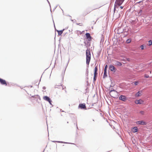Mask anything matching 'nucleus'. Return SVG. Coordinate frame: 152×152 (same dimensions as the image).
<instances>
[{
    "label": "nucleus",
    "instance_id": "69168bd1",
    "mask_svg": "<svg viewBox=\"0 0 152 152\" xmlns=\"http://www.w3.org/2000/svg\"><path fill=\"white\" fill-rule=\"evenodd\" d=\"M118 18H116V19H118Z\"/></svg>",
    "mask_w": 152,
    "mask_h": 152
},
{
    "label": "nucleus",
    "instance_id": "2eb2a0df",
    "mask_svg": "<svg viewBox=\"0 0 152 152\" xmlns=\"http://www.w3.org/2000/svg\"><path fill=\"white\" fill-rule=\"evenodd\" d=\"M43 99L44 100L48 102L49 101H50V100L51 99L49 97L47 96H44L43 97Z\"/></svg>",
    "mask_w": 152,
    "mask_h": 152
},
{
    "label": "nucleus",
    "instance_id": "e433bc0d",
    "mask_svg": "<svg viewBox=\"0 0 152 152\" xmlns=\"http://www.w3.org/2000/svg\"><path fill=\"white\" fill-rule=\"evenodd\" d=\"M142 10H139V14L141 15V13H142Z\"/></svg>",
    "mask_w": 152,
    "mask_h": 152
},
{
    "label": "nucleus",
    "instance_id": "a19ab883",
    "mask_svg": "<svg viewBox=\"0 0 152 152\" xmlns=\"http://www.w3.org/2000/svg\"><path fill=\"white\" fill-rule=\"evenodd\" d=\"M128 34V33H126V34H124V36H123V37H126L127 36V35Z\"/></svg>",
    "mask_w": 152,
    "mask_h": 152
},
{
    "label": "nucleus",
    "instance_id": "5fc2aeb1",
    "mask_svg": "<svg viewBox=\"0 0 152 152\" xmlns=\"http://www.w3.org/2000/svg\"><path fill=\"white\" fill-rule=\"evenodd\" d=\"M55 88H58V87L57 86H56L55 87Z\"/></svg>",
    "mask_w": 152,
    "mask_h": 152
},
{
    "label": "nucleus",
    "instance_id": "cd10ccee",
    "mask_svg": "<svg viewBox=\"0 0 152 152\" xmlns=\"http://www.w3.org/2000/svg\"><path fill=\"white\" fill-rule=\"evenodd\" d=\"M97 76L94 75V78H93V82L94 83H95V82L96 80Z\"/></svg>",
    "mask_w": 152,
    "mask_h": 152
},
{
    "label": "nucleus",
    "instance_id": "20e7f679",
    "mask_svg": "<svg viewBox=\"0 0 152 152\" xmlns=\"http://www.w3.org/2000/svg\"><path fill=\"white\" fill-rule=\"evenodd\" d=\"M78 108L86 110V104L85 103L80 104L79 105Z\"/></svg>",
    "mask_w": 152,
    "mask_h": 152
},
{
    "label": "nucleus",
    "instance_id": "f8f14e48",
    "mask_svg": "<svg viewBox=\"0 0 152 152\" xmlns=\"http://www.w3.org/2000/svg\"><path fill=\"white\" fill-rule=\"evenodd\" d=\"M52 142H57L58 143H67V144H75L73 143L66 142H64L62 141H52Z\"/></svg>",
    "mask_w": 152,
    "mask_h": 152
},
{
    "label": "nucleus",
    "instance_id": "b1692460",
    "mask_svg": "<svg viewBox=\"0 0 152 152\" xmlns=\"http://www.w3.org/2000/svg\"><path fill=\"white\" fill-rule=\"evenodd\" d=\"M132 41V39L130 38L128 39L126 41V43L127 44H129Z\"/></svg>",
    "mask_w": 152,
    "mask_h": 152
},
{
    "label": "nucleus",
    "instance_id": "680f3d73",
    "mask_svg": "<svg viewBox=\"0 0 152 152\" xmlns=\"http://www.w3.org/2000/svg\"><path fill=\"white\" fill-rule=\"evenodd\" d=\"M87 88L86 89V91H87Z\"/></svg>",
    "mask_w": 152,
    "mask_h": 152
},
{
    "label": "nucleus",
    "instance_id": "49530a36",
    "mask_svg": "<svg viewBox=\"0 0 152 152\" xmlns=\"http://www.w3.org/2000/svg\"><path fill=\"white\" fill-rule=\"evenodd\" d=\"M42 89L44 90H45L46 89V87L45 86H43L42 87Z\"/></svg>",
    "mask_w": 152,
    "mask_h": 152
},
{
    "label": "nucleus",
    "instance_id": "f257e3e1",
    "mask_svg": "<svg viewBox=\"0 0 152 152\" xmlns=\"http://www.w3.org/2000/svg\"><path fill=\"white\" fill-rule=\"evenodd\" d=\"M120 100L123 102H125L127 99V97L125 95H121L119 97Z\"/></svg>",
    "mask_w": 152,
    "mask_h": 152
},
{
    "label": "nucleus",
    "instance_id": "de8ad7c7",
    "mask_svg": "<svg viewBox=\"0 0 152 152\" xmlns=\"http://www.w3.org/2000/svg\"><path fill=\"white\" fill-rule=\"evenodd\" d=\"M48 3V4H49V5H50V2H49V1H48V0H47Z\"/></svg>",
    "mask_w": 152,
    "mask_h": 152
},
{
    "label": "nucleus",
    "instance_id": "6ab92c4d",
    "mask_svg": "<svg viewBox=\"0 0 152 152\" xmlns=\"http://www.w3.org/2000/svg\"><path fill=\"white\" fill-rule=\"evenodd\" d=\"M138 20H137V21H136V20H129V21L130 23H132V24H134L136 22H137Z\"/></svg>",
    "mask_w": 152,
    "mask_h": 152
},
{
    "label": "nucleus",
    "instance_id": "9d476101",
    "mask_svg": "<svg viewBox=\"0 0 152 152\" xmlns=\"http://www.w3.org/2000/svg\"><path fill=\"white\" fill-rule=\"evenodd\" d=\"M0 83L2 85H5V86H7V84L6 80H4L1 78H0Z\"/></svg>",
    "mask_w": 152,
    "mask_h": 152
},
{
    "label": "nucleus",
    "instance_id": "ea45409f",
    "mask_svg": "<svg viewBox=\"0 0 152 152\" xmlns=\"http://www.w3.org/2000/svg\"><path fill=\"white\" fill-rule=\"evenodd\" d=\"M96 21H95L94 20L93 21V22L92 23V24L94 25L96 23Z\"/></svg>",
    "mask_w": 152,
    "mask_h": 152
},
{
    "label": "nucleus",
    "instance_id": "7ed1b4c3",
    "mask_svg": "<svg viewBox=\"0 0 152 152\" xmlns=\"http://www.w3.org/2000/svg\"><path fill=\"white\" fill-rule=\"evenodd\" d=\"M136 124H137L140 125H146L147 123L144 121L142 120L136 121Z\"/></svg>",
    "mask_w": 152,
    "mask_h": 152
},
{
    "label": "nucleus",
    "instance_id": "37998d69",
    "mask_svg": "<svg viewBox=\"0 0 152 152\" xmlns=\"http://www.w3.org/2000/svg\"><path fill=\"white\" fill-rule=\"evenodd\" d=\"M73 23H75L76 21L75 20H71Z\"/></svg>",
    "mask_w": 152,
    "mask_h": 152
},
{
    "label": "nucleus",
    "instance_id": "f03ea898",
    "mask_svg": "<svg viewBox=\"0 0 152 152\" xmlns=\"http://www.w3.org/2000/svg\"><path fill=\"white\" fill-rule=\"evenodd\" d=\"M53 23L54 28L55 29V31H56L57 32H58V35H59V36L61 35L63 33V31L65 30V29H62V30H57L56 29V27L55 26V23H54V22L53 20Z\"/></svg>",
    "mask_w": 152,
    "mask_h": 152
},
{
    "label": "nucleus",
    "instance_id": "423d86ee",
    "mask_svg": "<svg viewBox=\"0 0 152 152\" xmlns=\"http://www.w3.org/2000/svg\"><path fill=\"white\" fill-rule=\"evenodd\" d=\"M85 35L86 36V38L88 39V41H90L91 40L92 38L91 36L90 33H86V34Z\"/></svg>",
    "mask_w": 152,
    "mask_h": 152
},
{
    "label": "nucleus",
    "instance_id": "a211bd4d",
    "mask_svg": "<svg viewBox=\"0 0 152 152\" xmlns=\"http://www.w3.org/2000/svg\"><path fill=\"white\" fill-rule=\"evenodd\" d=\"M91 57H86V63L88 65L91 60Z\"/></svg>",
    "mask_w": 152,
    "mask_h": 152
},
{
    "label": "nucleus",
    "instance_id": "c85d7f7f",
    "mask_svg": "<svg viewBox=\"0 0 152 152\" xmlns=\"http://www.w3.org/2000/svg\"><path fill=\"white\" fill-rule=\"evenodd\" d=\"M77 31V34H78V35L81 34H82V32L84 31H83L82 32H81V31Z\"/></svg>",
    "mask_w": 152,
    "mask_h": 152
},
{
    "label": "nucleus",
    "instance_id": "f3484780",
    "mask_svg": "<svg viewBox=\"0 0 152 152\" xmlns=\"http://www.w3.org/2000/svg\"><path fill=\"white\" fill-rule=\"evenodd\" d=\"M91 56L90 50V49L87 48L86 50V55Z\"/></svg>",
    "mask_w": 152,
    "mask_h": 152
},
{
    "label": "nucleus",
    "instance_id": "aec40b11",
    "mask_svg": "<svg viewBox=\"0 0 152 152\" xmlns=\"http://www.w3.org/2000/svg\"><path fill=\"white\" fill-rule=\"evenodd\" d=\"M107 76V71L104 70V75L103 77V78H105Z\"/></svg>",
    "mask_w": 152,
    "mask_h": 152
},
{
    "label": "nucleus",
    "instance_id": "c756f323",
    "mask_svg": "<svg viewBox=\"0 0 152 152\" xmlns=\"http://www.w3.org/2000/svg\"><path fill=\"white\" fill-rule=\"evenodd\" d=\"M139 83V82L137 81H135L134 82V84L135 86H137Z\"/></svg>",
    "mask_w": 152,
    "mask_h": 152
},
{
    "label": "nucleus",
    "instance_id": "5701e85b",
    "mask_svg": "<svg viewBox=\"0 0 152 152\" xmlns=\"http://www.w3.org/2000/svg\"><path fill=\"white\" fill-rule=\"evenodd\" d=\"M146 46L145 44H143L140 46V48L141 50H143L144 49V48H146Z\"/></svg>",
    "mask_w": 152,
    "mask_h": 152
},
{
    "label": "nucleus",
    "instance_id": "4d7b16f0",
    "mask_svg": "<svg viewBox=\"0 0 152 152\" xmlns=\"http://www.w3.org/2000/svg\"><path fill=\"white\" fill-rule=\"evenodd\" d=\"M61 111L62 112H64V110H61Z\"/></svg>",
    "mask_w": 152,
    "mask_h": 152
},
{
    "label": "nucleus",
    "instance_id": "bf43d9fd",
    "mask_svg": "<svg viewBox=\"0 0 152 152\" xmlns=\"http://www.w3.org/2000/svg\"><path fill=\"white\" fill-rule=\"evenodd\" d=\"M30 87H31V88H32V86H30Z\"/></svg>",
    "mask_w": 152,
    "mask_h": 152
},
{
    "label": "nucleus",
    "instance_id": "79ce46f5",
    "mask_svg": "<svg viewBox=\"0 0 152 152\" xmlns=\"http://www.w3.org/2000/svg\"><path fill=\"white\" fill-rule=\"evenodd\" d=\"M109 77L110 78V81L111 82V84H112L113 85V82H112V80H111V77L110 76H109Z\"/></svg>",
    "mask_w": 152,
    "mask_h": 152
},
{
    "label": "nucleus",
    "instance_id": "3c124183",
    "mask_svg": "<svg viewBox=\"0 0 152 152\" xmlns=\"http://www.w3.org/2000/svg\"><path fill=\"white\" fill-rule=\"evenodd\" d=\"M103 41H104V39H103L102 38V39H101V42H102H102H103Z\"/></svg>",
    "mask_w": 152,
    "mask_h": 152
},
{
    "label": "nucleus",
    "instance_id": "e2e57ef3",
    "mask_svg": "<svg viewBox=\"0 0 152 152\" xmlns=\"http://www.w3.org/2000/svg\"><path fill=\"white\" fill-rule=\"evenodd\" d=\"M126 20L125 21V23H126Z\"/></svg>",
    "mask_w": 152,
    "mask_h": 152
},
{
    "label": "nucleus",
    "instance_id": "6e6d98bb",
    "mask_svg": "<svg viewBox=\"0 0 152 152\" xmlns=\"http://www.w3.org/2000/svg\"><path fill=\"white\" fill-rule=\"evenodd\" d=\"M76 126H77V129H78V127H77V124H76Z\"/></svg>",
    "mask_w": 152,
    "mask_h": 152
},
{
    "label": "nucleus",
    "instance_id": "dca6fc26",
    "mask_svg": "<svg viewBox=\"0 0 152 152\" xmlns=\"http://www.w3.org/2000/svg\"><path fill=\"white\" fill-rule=\"evenodd\" d=\"M84 43L85 44V45L87 48V49L88 48V47H89L90 46V42L88 41L87 42L86 41H84Z\"/></svg>",
    "mask_w": 152,
    "mask_h": 152
},
{
    "label": "nucleus",
    "instance_id": "774afa93",
    "mask_svg": "<svg viewBox=\"0 0 152 152\" xmlns=\"http://www.w3.org/2000/svg\"><path fill=\"white\" fill-rule=\"evenodd\" d=\"M76 90H77V88H76Z\"/></svg>",
    "mask_w": 152,
    "mask_h": 152
},
{
    "label": "nucleus",
    "instance_id": "6e6552de",
    "mask_svg": "<svg viewBox=\"0 0 152 152\" xmlns=\"http://www.w3.org/2000/svg\"><path fill=\"white\" fill-rule=\"evenodd\" d=\"M142 90L138 91L135 94V97H137L141 96L142 95Z\"/></svg>",
    "mask_w": 152,
    "mask_h": 152
},
{
    "label": "nucleus",
    "instance_id": "4c0bfd02",
    "mask_svg": "<svg viewBox=\"0 0 152 152\" xmlns=\"http://www.w3.org/2000/svg\"><path fill=\"white\" fill-rule=\"evenodd\" d=\"M97 72H94V75H96L97 76Z\"/></svg>",
    "mask_w": 152,
    "mask_h": 152
},
{
    "label": "nucleus",
    "instance_id": "72a5a7b5",
    "mask_svg": "<svg viewBox=\"0 0 152 152\" xmlns=\"http://www.w3.org/2000/svg\"><path fill=\"white\" fill-rule=\"evenodd\" d=\"M88 69H87L86 70V75L88 76Z\"/></svg>",
    "mask_w": 152,
    "mask_h": 152
},
{
    "label": "nucleus",
    "instance_id": "393cba45",
    "mask_svg": "<svg viewBox=\"0 0 152 152\" xmlns=\"http://www.w3.org/2000/svg\"><path fill=\"white\" fill-rule=\"evenodd\" d=\"M113 91H115V92H117V91L115 90L113 88L111 89V90H110V91L109 92V94H110V95L112 97H113V96H112L110 94V93L111 92H113Z\"/></svg>",
    "mask_w": 152,
    "mask_h": 152
},
{
    "label": "nucleus",
    "instance_id": "338daca9",
    "mask_svg": "<svg viewBox=\"0 0 152 152\" xmlns=\"http://www.w3.org/2000/svg\"><path fill=\"white\" fill-rule=\"evenodd\" d=\"M76 90H77V88H76Z\"/></svg>",
    "mask_w": 152,
    "mask_h": 152
},
{
    "label": "nucleus",
    "instance_id": "8fccbe9b",
    "mask_svg": "<svg viewBox=\"0 0 152 152\" xmlns=\"http://www.w3.org/2000/svg\"><path fill=\"white\" fill-rule=\"evenodd\" d=\"M120 8H121V9H122L123 8V6H121L120 7Z\"/></svg>",
    "mask_w": 152,
    "mask_h": 152
},
{
    "label": "nucleus",
    "instance_id": "9b49d317",
    "mask_svg": "<svg viewBox=\"0 0 152 152\" xmlns=\"http://www.w3.org/2000/svg\"><path fill=\"white\" fill-rule=\"evenodd\" d=\"M131 131L135 133L138 132V129L137 126H134L132 129Z\"/></svg>",
    "mask_w": 152,
    "mask_h": 152
},
{
    "label": "nucleus",
    "instance_id": "4be33fe9",
    "mask_svg": "<svg viewBox=\"0 0 152 152\" xmlns=\"http://www.w3.org/2000/svg\"><path fill=\"white\" fill-rule=\"evenodd\" d=\"M120 5H118L117 4H115V3L114 4V12H115V9L116 8H118V6H120Z\"/></svg>",
    "mask_w": 152,
    "mask_h": 152
},
{
    "label": "nucleus",
    "instance_id": "412c9836",
    "mask_svg": "<svg viewBox=\"0 0 152 152\" xmlns=\"http://www.w3.org/2000/svg\"><path fill=\"white\" fill-rule=\"evenodd\" d=\"M32 97L34 98L37 99V98H39V99H40V98L39 96L38 95H35L33 96H31Z\"/></svg>",
    "mask_w": 152,
    "mask_h": 152
},
{
    "label": "nucleus",
    "instance_id": "bb28decb",
    "mask_svg": "<svg viewBox=\"0 0 152 152\" xmlns=\"http://www.w3.org/2000/svg\"><path fill=\"white\" fill-rule=\"evenodd\" d=\"M101 50H99L97 52V57H99L100 56V54L101 53Z\"/></svg>",
    "mask_w": 152,
    "mask_h": 152
},
{
    "label": "nucleus",
    "instance_id": "1a4fd4ad",
    "mask_svg": "<svg viewBox=\"0 0 152 152\" xmlns=\"http://www.w3.org/2000/svg\"><path fill=\"white\" fill-rule=\"evenodd\" d=\"M124 0H115V4H117L118 5H121Z\"/></svg>",
    "mask_w": 152,
    "mask_h": 152
},
{
    "label": "nucleus",
    "instance_id": "0e129e2a",
    "mask_svg": "<svg viewBox=\"0 0 152 152\" xmlns=\"http://www.w3.org/2000/svg\"><path fill=\"white\" fill-rule=\"evenodd\" d=\"M133 144H134V143L133 142Z\"/></svg>",
    "mask_w": 152,
    "mask_h": 152
},
{
    "label": "nucleus",
    "instance_id": "864d4df0",
    "mask_svg": "<svg viewBox=\"0 0 152 152\" xmlns=\"http://www.w3.org/2000/svg\"><path fill=\"white\" fill-rule=\"evenodd\" d=\"M62 89H64V88H66V87L65 86H64V87H62Z\"/></svg>",
    "mask_w": 152,
    "mask_h": 152
},
{
    "label": "nucleus",
    "instance_id": "c9c22d12",
    "mask_svg": "<svg viewBox=\"0 0 152 152\" xmlns=\"http://www.w3.org/2000/svg\"><path fill=\"white\" fill-rule=\"evenodd\" d=\"M76 24L77 25H79L80 26H81L82 25V23H76Z\"/></svg>",
    "mask_w": 152,
    "mask_h": 152
},
{
    "label": "nucleus",
    "instance_id": "7c9ffc66",
    "mask_svg": "<svg viewBox=\"0 0 152 152\" xmlns=\"http://www.w3.org/2000/svg\"><path fill=\"white\" fill-rule=\"evenodd\" d=\"M108 67V66L107 65H105L104 68V71H107V69Z\"/></svg>",
    "mask_w": 152,
    "mask_h": 152
},
{
    "label": "nucleus",
    "instance_id": "a18cd8bd",
    "mask_svg": "<svg viewBox=\"0 0 152 152\" xmlns=\"http://www.w3.org/2000/svg\"><path fill=\"white\" fill-rule=\"evenodd\" d=\"M86 57H91V56L86 55Z\"/></svg>",
    "mask_w": 152,
    "mask_h": 152
},
{
    "label": "nucleus",
    "instance_id": "c03bdc74",
    "mask_svg": "<svg viewBox=\"0 0 152 152\" xmlns=\"http://www.w3.org/2000/svg\"><path fill=\"white\" fill-rule=\"evenodd\" d=\"M114 86V85H110L109 87V88H111V87H113Z\"/></svg>",
    "mask_w": 152,
    "mask_h": 152
},
{
    "label": "nucleus",
    "instance_id": "f704fd0d",
    "mask_svg": "<svg viewBox=\"0 0 152 152\" xmlns=\"http://www.w3.org/2000/svg\"><path fill=\"white\" fill-rule=\"evenodd\" d=\"M144 77L145 78H148L149 77V76L148 75H147L145 74L144 75Z\"/></svg>",
    "mask_w": 152,
    "mask_h": 152
},
{
    "label": "nucleus",
    "instance_id": "2f4dec72",
    "mask_svg": "<svg viewBox=\"0 0 152 152\" xmlns=\"http://www.w3.org/2000/svg\"><path fill=\"white\" fill-rule=\"evenodd\" d=\"M140 113L142 115H144V112L143 111H140Z\"/></svg>",
    "mask_w": 152,
    "mask_h": 152
},
{
    "label": "nucleus",
    "instance_id": "473e14b6",
    "mask_svg": "<svg viewBox=\"0 0 152 152\" xmlns=\"http://www.w3.org/2000/svg\"><path fill=\"white\" fill-rule=\"evenodd\" d=\"M97 66H96L94 69V72H97Z\"/></svg>",
    "mask_w": 152,
    "mask_h": 152
},
{
    "label": "nucleus",
    "instance_id": "13d9d810",
    "mask_svg": "<svg viewBox=\"0 0 152 152\" xmlns=\"http://www.w3.org/2000/svg\"><path fill=\"white\" fill-rule=\"evenodd\" d=\"M141 2H142V1H140L139 2H138V3H140Z\"/></svg>",
    "mask_w": 152,
    "mask_h": 152
},
{
    "label": "nucleus",
    "instance_id": "09e8293b",
    "mask_svg": "<svg viewBox=\"0 0 152 152\" xmlns=\"http://www.w3.org/2000/svg\"><path fill=\"white\" fill-rule=\"evenodd\" d=\"M127 60L128 61H130V59L129 58H127Z\"/></svg>",
    "mask_w": 152,
    "mask_h": 152
},
{
    "label": "nucleus",
    "instance_id": "a878e982",
    "mask_svg": "<svg viewBox=\"0 0 152 152\" xmlns=\"http://www.w3.org/2000/svg\"><path fill=\"white\" fill-rule=\"evenodd\" d=\"M148 46H150L152 45V40H150L148 41Z\"/></svg>",
    "mask_w": 152,
    "mask_h": 152
},
{
    "label": "nucleus",
    "instance_id": "052dcab7",
    "mask_svg": "<svg viewBox=\"0 0 152 152\" xmlns=\"http://www.w3.org/2000/svg\"><path fill=\"white\" fill-rule=\"evenodd\" d=\"M91 28H92V29H93V26H92L91 27Z\"/></svg>",
    "mask_w": 152,
    "mask_h": 152
},
{
    "label": "nucleus",
    "instance_id": "58836bf2",
    "mask_svg": "<svg viewBox=\"0 0 152 152\" xmlns=\"http://www.w3.org/2000/svg\"><path fill=\"white\" fill-rule=\"evenodd\" d=\"M52 102V101L51 99V100H50V101H49L48 102H49L50 104L51 105H52V106H53V105L51 103Z\"/></svg>",
    "mask_w": 152,
    "mask_h": 152
},
{
    "label": "nucleus",
    "instance_id": "ddd939ff",
    "mask_svg": "<svg viewBox=\"0 0 152 152\" xmlns=\"http://www.w3.org/2000/svg\"><path fill=\"white\" fill-rule=\"evenodd\" d=\"M129 31V29L128 28L127 26H126V27H125L124 28H123V31L121 32V33H122L123 32L125 33H128V32Z\"/></svg>",
    "mask_w": 152,
    "mask_h": 152
},
{
    "label": "nucleus",
    "instance_id": "39448f33",
    "mask_svg": "<svg viewBox=\"0 0 152 152\" xmlns=\"http://www.w3.org/2000/svg\"><path fill=\"white\" fill-rule=\"evenodd\" d=\"M109 69L111 71L114 72H115L116 70V68L112 64L110 65Z\"/></svg>",
    "mask_w": 152,
    "mask_h": 152
},
{
    "label": "nucleus",
    "instance_id": "603ef678",
    "mask_svg": "<svg viewBox=\"0 0 152 152\" xmlns=\"http://www.w3.org/2000/svg\"><path fill=\"white\" fill-rule=\"evenodd\" d=\"M66 68H65V70H64V74H63V76H64V73H65V70H66Z\"/></svg>",
    "mask_w": 152,
    "mask_h": 152
},
{
    "label": "nucleus",
    "instance_id": "0eeeda50",
    "mask_svg": "<svg viewBox=\"0 0 152 152\" xmlns=\"http://www.w3.org/2000/svg\"><path fill=\"white\" fill-rule=\"evenodd\" d=\"M134 103L136 104H142L144 103V101L140 99L139 100H135Z\"/></svg>",
    "mask_w": 152,
    "mask_h": 152
},
{
    "label": "nucleus",
    "instance_id": "4468645a",
    "mask_svg": "<svg viewBox=\"0 0 152 152\" xmlns=\"http://www.w3.org/2000/svg\"><path fill=\"white\" fill-rule=\"evenodd\" d=\"M115 65L118 66H121L122 65V64L121 62L117 61H115Z\"/></svg>",
    "mask_w": 152,
    "mask_h": 152
}]
</instances>
